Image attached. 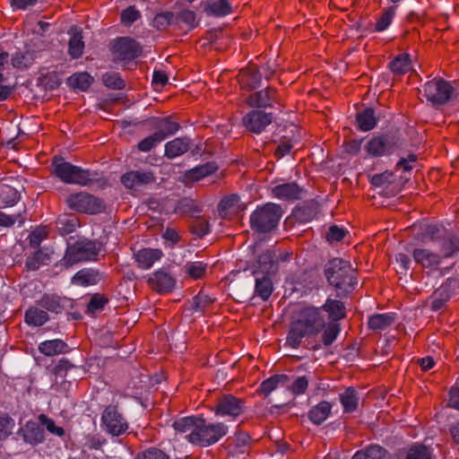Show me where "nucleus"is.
Masks as SVG:
<instances>
[{"mask_svg": "<svg viewBox=\"0 0 459 459\" xmlns=\"http://www.w3.org/2000/svg\"><path fill=\"white\" fill-rule=\"evenodd\" d=\"M325 325V316L321 308L307 307L299 309L290 325L285 346L298 349L304 338H309L321 333Z\"/></svg>", "mask_w": 459, "mask_h": 459, "instance_id": "f257e3e1", "label": "nucleus"}, {"mask_svg": "<svg viewBox=\"0 0 459 459\" xmlns=\"http://www.w3.org/2000/svg\"><path fill=\"white\" fill-rule=\"evenodd\" d=\"M324 273L338 297H346L353 291L358 283L355 269L349 261L339 257L329 260L325 264Z\"/></svg>", "mask_w": 459, "mask_h": 459, "instance_id": "f03ea898", "label": "nucleus"}, {"mask_svg": "<svg viewBox=\"0 0 459 459\" xmlns=\"http://www.w3.org/2000/svg\"><path fill=\"white\" fill-rule=\"evenodd\" d=\"M228 433V427L221 422L208 423L203 418H198L197 425L186 438L193 445L209 446L217 443Z\"/></svg>", "mask_w": 459, "mask_h": 459, "instance_id": "7ed1b4c3", "label": "nucleus"}, {"mask_svg": "<svg viewBox=\"0 0 459 459\" xmlns=\"http://www.w3.org/2000/svg\"><path fill=\"white\" fill-rule=\"evenodd\" d=\"M282 216L280 205L267 203L258 206L250 215V227L258 233H268L275 229Z\"/></svg>", "mask_w": 459, "mask_h": 459, "instance_id": "20e7f679", "label": "nucleus"}, {"mask_svg": "<svg viewBox=\"0 0 459 459\" xmlns=\"http://www.w3.org/2000/svg\"><path fill=\"white\" fill-rule=\"evenodd\" d=\"M55 175L64 183L87 186L93 181L89 170L62 160L53 162Z\"/></svg>", "mask_w": 459, "mask_h": 459, "instance_id": "39448f33", "label": "nucleus"}, {"mask_svg": "<svg viewBox=\"0 0 459 459\" xmlns=\"http://www.w3.org/2000/svg\"><path fill=\"white\" fill-rule=\"evenodd\" d=\"M99 254V247L92 240H78L68 246L65 255L62 259L65 267H71L75 264L95 260Z\"/></svg>", "mask_w": 459, "mask_h": 459, "instance_id": "423d86ee", "label": "nucleus"}, {"mask_svg": "<svg viewBox=\"0 0 459 459\" xmlns=\"http://www.w3.org/2000/svg\"><path fill=\"white\" fill-rule=\"evenodd\" d=\"M423 96L433 107L446 105L453 97L454 88L442 78H435L423 85Z\"/></svg>", "mask_w": 459, "mask_h": 459, "instance_id": "0eeeda50", "label": "nucleus"}, {"mask_svg": "<svg viewBox=\"0 0 459 459\" xmlns=\"http://www.w3.org/2000/svg\"><path fill=\"white\" fill-rule=\"evenodd\" d=\"M404 145L399 136L394 134H383L371 138L365 149L373 157L390 155L395 150Z\"/></svg>", "mask_w": 459, "mask_h": 459, "instance_id": "6e6552de", "label": "nucleus"}, {"mask_svg": "<svg viewBox=\"0 0 459 459\" xmlns=\"http://www.w3.org/2000/svg\"><path fill=\"white\" fill-rule=\"evenodd\" d=\"M66 203L72 210L79 212L96 214L105 209L104 203L88 193H77L67 197Z\"/></svg>", "mask_w": 459, "mask_h": 459, "instance_id": "1a4fd4ad", "label": "nucleus"}, {"mask_svg": "<svg viewBox=\"0 0 459 459\" xmlns=\"http://www.w3.org/2000/svg\"><path fill=\"white\" fill-rule=\"evenodd\" d=\"M101 425L113 437L123 435L128 429V422L117 406L108 405L101 415Z\"/></svg>", "mask_w": 459, "mask_h": 459, "instance_id": "9d476101", "label": "nucleus"}, {"mask_svg": "<svg viewBox=\"0 0 459 459\" xmlns=\"http://www.w3.org/2000/svg\"><path fill=\"white\" fill-rule=\"evenodd\" d=\"M273 116L260 109H252L242 118L246 129L254 134H261L273 122Z\"/></svg>", "mask_w": 459, "mask_h": 459, "instance_id": "9b49d317", "label": "nucleus"}, {"mask_svg": "<svg viewBox=\"0 0 459 459\" xmlns=\"http://www.w3.org/2000/svg\"><path fill=\"white\" fill-rule=\"evenodd\" d=\"M155 182V176L152 170L138 169L126 172L121 177V183L128 189L140 190Z\"/></svg>", "mask_w": 459, "mask_h": 459, "instance_id": "f8f14e48", "label": "nucleus"}, {"mask_svg": "<svg viewBox=\"0 0 459 459\" xmlns=\"http://www.w3.org/2000/svg\"><path fill=\"white\" fill-rule=\"evenodd\" d=\"M110 50L121 57H139L142 54L141 45L130 37H119L110 43Z\"/></svg>", "mask_w": 459, "mask_h": 459, "instance_id": "ddd939ff", "label": "nucleus"}, {"mask_svg": "<svg viewBox=\"0 0 459 459\" xmlns=\"http://www.w3.org/2000/svg\"><path fill=\"white\" fill-rule=\"evenodd\" d=\"M244 411V402L231 394L221 397L214 409L217 416L236 418Z\"/></svg>", "mask_w": 459, "mask_h": 459, "instance_id": "4468645a", "label": "nucleus"}, {"mask_svg": "<svg viewBox=\"0 0 459 459\" xmlns=\"http://www.w3.org/2000/svg\"><path fill=\"white\" fill-rule=\"evenodd\" d=\"M150 286L160 293L170 292L175 289L176 279L166 268L151 273L148 277Z\"/></svg>", "mask_w": 459, "mask_h": 459, "instance_id": "2eb2a0df", "label": "nucleus"}, {"mask_svg": "<svg viewBox=\"0 0 459 459\" xmlns=\"http://www.w3.org/2000/svg\"><path fill=\"white\" fill-rule=\"evenodd\" d=\"M411 255L416 264L429 270V272L438 270L442 261V257L438 254L427 248H414Z\"/></svg>", "mask_w": 459, "mask_h": 459, "instance_id": "dca6fc26", "label": "nucleus"}, {"mask_svg": "<svg viewBox=\"0 0 459 459\" xmlns=\"http://www.w3.org/2000/svg\"><path fill=\"white\" fill-rule=\"evenodd\" d=\"M17 434L30 446H37L45 440L43 429L39 423L32 420L27 421L23 427L20 428Z\"/></svg>", "mask_w": 459, "mask_h": 459, "instance_id": "f3484780", "label": "nucleus"}, {"mask_svg": "<svg viewBox=\"0 0 459 459\" xmlns=\"http://www.w3.org/2000/svg\"><path fill=\"white\" fill-rule=\"evenodd\" d=\"M38 303L41 307L56 314L73 306L71 299L61 298L56 294H44Z\"/></svg>", "mask_w": 459, "mask_h": 459, "instance_id": "a211bd4d", "label": "nucleus"}, {"mask_svg": "<svg viewBox=\"0 0 459 459\" xmlns=\"http://www.w3.org/2000/svg\"><path fill=\"white\" fill-rule=\"evenodd\" d=\"M303 192V188L295 182L280 184L272 189V193L275 197L286 201L300 199Z\"/></svg>", "mask_w": 459, "mask_h": 459, "instance_id": "6ab92c4d", "label": "nucleus"}, {"mask_svg": "<svg viewBox=\"0 0 459 459\" xmlns=\"http://www.w3.org/2000/svg\"><path fill=\"white\" fill-rule=\"evenodd\" d=\"M134 256L138 266L147 270L163 256V253L160 249L143 248L134 253Z\"/></svg>", "mask_w": 459, "mask_h": 459, "instance_id": "aec40b11", "label": "nucleus"}, {"mask_svg": "<svg viewBox=\"0 0 459 459\" xmlns=\"http://www.w3.org/2000/svg\"><path fill=\"white\" fill-rule=\"evenodd\" d=\"M189 137H178L165 144L164 154L169 159H175L186 153L191 145Z\"/></svg>", "mask_w": 459, "mask_h": 459, "instance_id": "412c9836", "label": "nucleus"}, {"mask_svg": "<svg viewBox=\"0 0 459 459\" xmlns=\"http://www.w3.org/2000/svg\"><path fill=\"white\" fill-rule=\"evenodd\" d=\"M274 101V90L266 87L264 90L258 91L250 94L247 100L250 107L268 108L272 107Z\"/></svg>", "mask_w": 459, "mask_h": 459, "instance_id": "4be33fe9", "label": "nucleus"}, {"mask_svg": "<svg viewBox=\"0 0 459 459\" xmlns=\"http://www.w3.org/2000/svg\"><path fill=\"white\" fill-rule=\"evenodd\" d=\"M333 405L327 401H322L313 406L307 412L309 420L315 425L323 424L330 416Z\"/></svg>", "mask_w": 459, "mask_h": 459, "instance_id": "5701e85b", "label": "nucleus"}, {"mask_svg": "<svg viewBox=\"0 0 459 459\" xmlns=\"http://www.w3.org/2000/svg\"><path fill=\"white\" fill-rule=\"evenodd\" d=\"M321 332H323L322 344H314L311 348L313 351L320 350L322 348V345L327 347L333 344L341 332L340 325L337 322L326 323L325 321V325Z\"/></svg>", "mask_w": 459, "mask_h": 459, "instance_id": "b1692460", "label": "nucleus"}, {"mask_svg": "<svg viewBox=\"0 0 459 459\" xmlns=\"http://www.w3.org/2000/svg\"><path fill=\"white\" fill-rule=\"evenodd\" d=\"M100 280L99 271L92 268H83L73 276L71 281L74 285L87 287L98 283Z\"/></svg>", "mask_w": 459, "mask_h": 459, "instance_id": "393cba45", "label": "nucleus"}, {"mask_svg": "<svg viewBox=\"0 0 459 459\" xmlns=\"http://www.w3.org/2000/svg\"><path fill=\"white\" fill-rule=\"evenodd\" d=\"M70 39L68 42V53L71 57H80L84 49L82 33L80 28L72 27L68 31Z\"/></svg>", "mask_w": 459, "mask_h": 459, "instance_id": "a878e982", "label": "nucleus"}, {"mask_svg": "<svg viewBox=\"0 0 459 459\" xmlns=\"http://www.w3.org/2000/svg\"><path fill=\"white\" fill-rule=\"evenodd\" d=\"M218 169V166L214 161L206 162L204 164L196 166L188 169L185 173V178L191 181H199L205 177H208Z\"/></svg>", "mask_w": 459, "mask_h": 459, "instance_id": "bb28decb", "label": "nucleus"}, {"mask_svg": "<svg viewBox=\"0 0 459 459\" xmlns=\"http://www.w3.org/2000/svg\"><path fill=\"white\" fill-rule=\"evenodd\" d=\"M378 118L371 108H365L356 116L357 127L362 132H368L374 129L377 124Z\"/></svg>", "mask_w": 459, "mask_h": 459, "instance_id": "cd10ccee", "label": "nucleus"}, {"mask_svg": "<svg viewBox=\"0 0 459 459\" xmlns=\"http://www.w3.org/2000/svg\"><path fill=\"white\" fill-rule=\"evenodd\" d=\"M204 13L208 16L221 18L230 14L232 8L228 0H216L205 5Z\"/></svg>", "mask_w": 459, "mask_h": 459, "instance_id": "c85d7f7f", "label": "nucleus"}, {"mask_svg": "<svg viewBox=\"0 0 459 459\" xmlns=\"http://www.w3.org/2000/svg\"><path fill=\"white\" fill-rule=\"evenodd\" d=\"M93 77L86 73H75L67 78V84L74 90L86 91L93 83Z\"/></svg>", "mask_w": 459, "mask_h": 459, "instance_id": "c756f323", "label": "nucleus"}, {"mask_svg": "<svg viewBox=\"0 0 459 459\" xmlns=\"http://www.w3.org/2000/svg\"><path fill=\"white\" fill-rule=\"evenodd\" d=\"M262 75L256 67H250L243 72L240 78L242 88L247 91H253L261 86Z\"/></svg>", "mask_w": 459, "mask_h": 459, "instance_id": "7c9ffc66", "label": "nucleus"}, {"mask_svg": "<svg viewBox=\"0 0 459 459\" xmlns=\"http://www.w3.org/2000/svg\"><path fill=\"white\" fill-rule=\"evenodd\" d=\"M67 348V344L60 339L45 341L39 345V351L48 357L65 353Z\"/></svg>", "mask_w": 459, "mask_h": 459, "instance_id": "2f4dec72", "label": "nucleus"}, {"mask_svg": "<svg viewBox=\"0 0 459 459\" xmlns=\"http://www.w3.org/2000/svg\"><path fill=\"white\" fill-rule=\"evenodd\" d=\"M395 315L393 313L375 314L368 319V327L374 331H383L394 323Z\"/></svg>", "mask_w": 459, "mask_h": 459, "instance_id": "473e14b6", "label": "nucleus"}, {"mask_svg": "<svg viewBox=\"0 0 459 459\" xmlns=\"http://www.w3.org/2000/svg\"><path fill=\"white\" fill-rule=\"evenodd\" d=\"M56 226L58 233L65 236L74 232L79 226V222L74 215L63 214L57 218Z\"/></svg>", "mask_w": 459, "mask_h": 459, "instance_id": "72a5a7b5", "label": "nucleus"}, {"mask_svg": "<svg viewBox=\"0 0 459 459\" xmlns=\"http://www.w3.org/2000/svg\"><path fill=\"white\" fill-rule=\"evenodd\" d=\"M267 274L255 276V293L263 300H267L273 290L272 280Z\"/></svg>", "mask_w": 459, "mask_h": 459, "instance_id": "f704fd0d", "label": "nucleus"}, {"mask_svg": "<svg viewBox=\"0 0 459 459\" xmlns=\"http://www.w3.org/2000/svg\"><path fill=\"white\" fill-rule=\"evenodd\" d=\"M321 308L328 313L332 322H336L345 316V307L340 300L327 299Z\"/></svg>", "mask_w": 459, "mask_h": 459, "instance_id": "c9c22d12", "label": "nucleus"}, {"mask_svg": "<svg viewBox=\"0 0 459 459\" xmlns=\"http://www.w3.org/2000/svg\"><path fill=\"white\" fill-rule=\"evenodd\" d=\"M156 135L162 137V142L169 135L175 134L178 129L179 125L177 122L170 120L169 117L159 119L156 126Z\"/></svg>", "mask_w": 459, "mask_h": 459, "instance_id": "e433bc0d", "label": "nucleus"}, {"mask_svg": "<svg viewBox=\"0 0 459 459\" xmlns=\"http://www.w3.org/2000/svg\"><path fill=\"white\" fill-rule=\"evenodd\" d=\"M339 396L344 412H352L357 409L359 397L354 388H347L343 393L340 394Z\"/></svg>", "mask_w": 459, "mask_h": 459, "instance_id": "4c0bfd02", "label": "nucleus"}, {"mask_svg": "<svg viewBox=\"0 0 459 459\" xmlns=\"http://www.w3.org/2000/svg\"><path fill=\"white\" fill-rule=\"evenodd\" d=\"M21 199V195L15 188L4 186L0 191V204L3 208L12 207Z\"/></svg>", "mask_w": 459, "mask_h": 459, "instance_id": "58836bf2", "label": "nucleus"}, {"mask_svg": "<svg viewBox=\"0 0 459 459\" xmlns=\"http://www.w3.org/2000/svg\"><path fill=\"white\" fill-rule=\"evenodd\" d=\"M48 320V315L38 307H30L25 313V322L30 325L40 326Z\"/></svg>", "mask_w": 459, "mask_h": 459, "instance_id": "ea45409f", "label": "nucleus"}, {"mask_svg": "<svg viewBox=\"0 0 459 459\" xmlns=\"http://www.w3.org/2000/svg\"><path fill=\"white\" fill-rule=\"evenodd\" d=\"M290 377L287 375H274L270 378L263 381L260 385V390L265 394H270L278 385H286L289 383Z\"/></svg>", "mask_w": 459, "mask_h": 459, "instance_id": "a19ab883", "label": "nucleus"}, {"mask_svg": "<svg viewBox=\"0 0 459 459\" xmlns=\"http://www.w3.org/2000/svg\"><path fill=\"white\" fill-rule=\"evenodd\" d=\"M385 450L377 445L368 446L364 450L358 451L351 459H385Z\"/></svg>", "mask_w": 459, "mask_h": 459, "instance_id": "79ce46f5", "label": "nucleus"}, {"mask_svg": "<svg viewBox=\"0 0 459 459\" xmlns=\"http://www.w3.org/2000/svg\"><path fill=\"white\" fill-rule=\"evenodd\" d=\"M275 254L272 250H265L257 257V264L263 273H270L276 271Z\"/></svg>", "mask_w": 459, "mask_h": 459, "instance_id": "37998d69", "label": "nucleus"}, {"mask_svg": "<svg viewBox=\"0 0 459 459\" xmlns=\"http://www.w3.org/2000/svg\"><path fill=\"white\" fill-rule=\"evenodd\" d=\"M404 459H432V450L425 445L415 444L405 453Z\"/></svg>", "mask_w": 459, "mask_h": 459, "instance_id": "c03bdc74", "label": "nucleus"}, {"mask_svg": "<svg viewBox=\"0 0 459 459\" xmlns=\"http://www.w3.org/2000/svg\"><path fill=\"white\" fill-rule=\"evenodd\" d=\"M102 82L106 87L113 90H122L126 86L124 80L116 72L105 73L102 75Z\"/></svg>", "mask_w": 459, "mask_h": 459, "instance_id": "a18cd8bd", "label": "nucleus"}, {"mask_svg": "<svg viewBox=\"0 0 459 459\" xmlns=\"http://www.w3.org/2000/svg\"><path fill=\"white\" fill-rule=\"evenodd\" d=\"M387 66L393 74L402 75L412 68V62L411 59H392Z\"/></svg>", "mask_w": 459, "mask_h": 459, "instance_id": "49530a36", "label": "nucleus"}, {"mask_svg": "<svg viewBox=\"0 0 459 459\" xmlns=\"http://www.w3.org/2000/svg\"><path fill=\"white\" fill-rule=\"evenodd\" d=\"M197 420L196 417H184L176 420L173 423V428L179 433H193V429L197 425Z\"/></svg>", "mask_w": 459, "mask_h": 459, "instance_id": "de8ad7c7", "label": "nucleus"}, {"mask_svg": "<svg viewBox=\"0 0 459 459\" xmlns=\"http://www.w3.org/2000/svg\"><path fill=\"white\" fill-rule=\"evenodd\" d=\"M395 7H388L379 17L376 22L375 30L377 31H384L391 24L393 18L395 14Z\"/></svg>", "mask_w": 459, "mask_h": 459, "instance_id": "09e8293b", "label": "nucleus"}, {"mask_svg": "<svg viewBox=\"0 0 459 459\" xmlns=\"http://www.w3.org/2000/svg\"><path fill=\"white\" fill-rule=\"evenodd\" d=\"M184 268L186 274L194 279H199L205 273L207 265L202 262H191L186 263Z\"/></svg>", "mask_w": 459, "mask_h": 459, "instance_id": "8fccbe9b", "label": "nucleus"}, {"mask_svg": "<svg viewBox=\"0 0 459 459\" xmlns=\"http://www.w3.org/2000/svg\"><path fill=\"white\" fill-rule=\"evenodd\" d=\"M176 14L172 12L160 13L153 19V25L159 29H165L167 26L175 23Z\"/></svg>", "mask_w": 459, "mask_h": 459, "instance_id": "3c124183", "label": "nucleus"}, {"mask_svg": "<svg viewBox=\"0 0 459 459\" xmlns=\"http://www.w3.org/2000/svg\"><path fill=\"white\" fill-rule=\"evenodd\" d=\"M39 420L40 424L44 426L51 434L60 437L65 436V429L62 427L56 426L55 421L45 414H40L39 416Z\"/></svg>", "mask_w": 459, "mask_h": 459, "instance_id": "603ef678", "label": "nucleus"}, {"mask_svg": "<svg viewBox=\"0 0 459 459\" xmlns=\"http://www.w3.org/2000/svg\"><path fill=\"white\" fill-rule=\"evenodd\" d=\"M178 208L183 212L199 213L202 212L201 204L191 198L182 199L179 202Z\"/></svg>", "mask_w": 459, "mask_h": 459, "instance_id": "864d4df0", "label": "nucleus"}, {"mask_svg": "<svg viewBox=\"0 0 459 459\" xmlns=\"http://www.w3.org/2000/svg\"><path fill=\"white\" fill-rule=\"evenodd\" d=\"M48 259V255L42 250L39 249L35 252L33 256L29 257L26 261V266L30 270H37L40 264Z\"/></svg>", "mask_w": 459, "mask_h": 459, "instance_id": "5fc2aeb1", "label": "nucleus"}, {"mask_svg": "<svg viewBox=\"0 0 459 459\" xmlns=\"http://www.w3.org/2000/svg\"><path fill=\"white\" fill-rule=\"evenodd\" d=\"M459 250V238L449 235L443 246V257L452 256Z\"/></svg>", "mask_w": 459, "mask_h": 459, "instance_id": "6e6d98bb", "label": "nucleus"}, {"mask_svg": "<svg viewBox=\"0 0 459 459\" xmlns=\"http://www.w3.org/2000/svg\"><path fill=\"white\" fill-rule=\"evenodd\" d=\"M48 237L46 228H37L29 235V243L30 247L38 248L41 242Z\"/></svg>", "mask_w": 459, "mask_h": 459, "instance_id": "4d7b16f0", "label": "nucleus"}, {"mask_svg": "<svg viewBox=\"0 0 459 459\" xmlns=\"http://www.w3.org/2000/svg\"><path fill=\"white\" fill-rule=\"evenodd\" d=\"M162 142V137H160L159 135H156L155 134H152V135L145 137L138 143V149L141 152H150L152 148L157 146L159 143Z\"/></svg>", "mask_w": 459, "mask_h": 459, "instance_id": "13d9d810", "label": "nucleus"}, {"mask_svg": "<svg viewBox=\"0 0 459 459\" xmlns=\"http://www.w3.org/2000/svg\"><path fill=\"white\" fill-rule=\"evenodd\" d=\"M141 17V13L134 6H129L121 13V22L131 25Z\"/></svg>", "mask_w": 459, "mask_h": 459, "instance_id": "bf43d9fd", "label": "nucleus"}, {"mask_svg": "<svg viewBox=\"0 0 459 459\" xmlns=\"http://www.w3.org/2000/svg\"><path fill=\"white\" fill-rule=\"evenodd\" d=\"M346 230L337 225H333L328 229L325 238L329 243L341 241L346 235Z\"/></svg>", "mask_w": 459, "mask_h": 459, "instance_id": "052dcab7", "label": "nucleus"}, {"mask_svg": "<svg viewBox=\"0 0 459 459\" xmlns=\"http://www.w3.org/2000/svg\"><path fill=\"white\" fill-rule=\"evenodd\" d=\"M107 302L108 299L101 294L96 293L91 298L87 309L90 313H95L96 311L102 309Z\"/></svg>", "mask_w": 459, "mask_h": 459, "instance_id": "680f3d73", "label": "nucleus"}, {"mask_svg": "<svg viewBox=\"0 0 459 459\" xmlns=\"http://www.w3.org/2000/svg\"><path fill=\"white\" fill-rule=\"evenodd\" d=\"M176 14L175 23H186L191 27L195 24L196 14L195 12L190 10H183Z\"/></svg>", "mask_w": 459, "mask_h": 459, "instance_id": "e2e57ef3", "label": "nucleus"}, {"mask_svg": "<svg viewBox=\"0 0 459 459\" xmlns=\"http://www.w3.org/2000/svg\"><path fill=\"white\" fill-rule=\"evenodd\" d=\"M308 386V379L307 377L302 376L295 379L290 386V391L295 395L303 394Z\"/></svg>", "mask_w": 459, "mask_h": 459, "instance_id": "0e129e2a", "label": "nucleus"}, {"mask_svg": "<svg viewBox=\"0 0 459 459\" xmlns=\"http://www.w3.org/2000/svg\"><path fill=\"white\" fill-rule=\"evenodd\" d=\"M213 299H212L207 294L199 293L197 296L194 298L193 300V309L195 311H202L204 310L208 305L212 303Z\"/></svg>", "mask_w": 459, "mask_h": 459, "instance_id": "69168bd1", "label": "nucleus"}, {"mask_svg": "<svg viewBox=\"0 0 459 459\" xmlns=\"http://www.w3.org/2000/svg\"><path fill=\"white\" fill-rule=\"evenodd\" d=\"M298 140V138H293L292 140H286L284 138V140L277 146L275 155L278 156V158H281L288 154L293 147V144L297 143Z\"/></svg>", "mask_w": 459, "mask_h": 459, "instance_id": "338daca9", "label": "nucleus"}, {"mask_svg": "<svg viewBox=\"0 0 459 459\" xmlns=\"http://www.w3.org/2000/svg\"><path fill=\"white\" fill-rule=\"evenodd\" d=\"M138 459H169V455L158 448H149Z\"/></svg>", "mask_w": 459, "mask_h": 459, "instance_id": "774afa93", "label": "nucleus"}]
</instances>
